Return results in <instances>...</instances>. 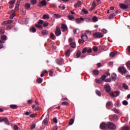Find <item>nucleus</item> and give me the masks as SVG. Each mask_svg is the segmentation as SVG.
Instances as JSON below:
<instances>
[{
	"label": "nucleus",
	"mask_w": 130,
	"mask_h": 130,
	"mask_svg": "<svg viewBox=\"0 0 130 130\" xmlns=\"http://www.w3.org/2000/svg\"><path fill=\"white\" fill-rule=\"evenodd\" d=\"M82 11L83 12H84V13L85 14H88V10H86V9H85V8H83V9H82Z\"/></svg>",
	"instance_id": "38"
},
{
	"label": "nucleus",
	"mask_w": 130,
	"mask_h": 130,
	"mask_svg": "<svg viewBox=\"0 0 130 130\" xmlns=\"http://www.w3.org/2000/svg\"><path fill=\"white\" fill-rule=\"evenodd\" d=\"M112 105V102L111 101H108L106 104L107 107H110Z\"/></svg>",
	"instance_id": "29"
},
{
	"label": "nucleus",
	"mask_w": 130,
	"mask_h": 130,
	"mask_svg": "<svg viewBox=\"0 0 130 130\" xmlns=\"http://www.w3.org/2000/svg\"><path fill=\"white\" fill-rule=\"evenodd\" d=\"M37 82L39 83V84H40L42 82H43V79L41 78H38L37 79Z\"/></svg>",
	"instance_id": "34"
},
{
	"label": "nucleus",
	"mask_w": 130,
	"mask_h": 130,
	"mask_svg": "<svg viewBox=\"0 0 130 130\" xmlns=\"http://www.w3.org/2000/svg\"><path fill=\"white\" fill-rule=\"evenodd\" d=\"M61 105L62 106H68L69 105V103L67 102H62Z\"/></svg>",
	"instance_id": "50"
},
{
	"label": "nucleus",
	"mask_w": 130,
	"mask_h": 130,
	"mask_svg": "<svg viewBox=\"0 0 130 130\" xmlns=\"http://www.w3.org/2000/svg\"><path fill=\"white\" fill-rule=\"evenodd\" d=\"M36 127V124L35 123H32L31 126H30V129L31 130L34 129Z\"/></svg>",
	"instance_id": "54"
},
{
	"label": "nucleus",
	"mask_w": 130,
	"mask_h": 130,
	"mask_svg": "<svg viewBox=\"0 0 130 130\" xmlns=\"http://www.w3.org/2000/svg\"><path fill=\"white\" fill-rule=\"evenodd\" d=\"M116 16V14L115 13L111 14L109 15V19H112L114 18V17Z\"/></svg>",
	"instance_id": "23"
},
{
	"label": "nucleus",
	"mask_w": 130,
	"mask_h": 130,
	"mask_svg": "<svg viewBox=\"0 0 130 130\" xmlns=\"http://www.w3.org/2000/svg\"><path fill=\"white\" fill-rule=\"evenodd\" d=\"M119 6L120 7V8H121L122 9H127V8H128V5H125L124 4H122V3H120L119 4Z\"/></svg>",
	"instance_id": "11"
},
{
	"label": "nucleus",
	"mask_w": 130,
	"mask_h": 130,
	"mask_svg": "<svg viewBox=\"0 0 130 130\" xmlns=\"http://www.w3.org/2000/svg\"><path fill=\"white\" fill-rule=\"evenodd\" d=\"M107 78V76L106 75H102L101 76V79H102L103 81H105V80H106V78Z\"/></svg>",
	"instance_id": "53"
},
{
	"label": "nucleus",
	"mask_w": 130,
	"mask_h": 130,
	"mask_svg": "<svg viewBox=\"0 0 130 130\" xmlns=\"http://www.w3.org/2000/svg\"><path fill=\"white\" fill-rule=\"evenodd\" d=\"M126 65L127 67H128V68L130 69V61H128V62H127L126 63Z\"/></svg>",
	"instance_id": "63"
},
{
	"label": "nucleus",
	"mask_w": 130,
	"mask_h": 130,
	"mask_svg": "<svg viewBox=\"0 0 130 130\" xmlns=\"http://www.w3.org/2000/svg\"><path fill=\"white\" fill-rule=\"evenodd\" d=\"M5 122V124L8 125H10V123L8 117H0V123Z\"/></svg>",
	"instance_id": "2"
},
{
	"label": "nucleus",
	"mask_w": 130,
	"mask_h": 130,
	"mask_svg": "<svg viewBox=\"0 0 130 130\" xmlns=\"http://www.w3.org/2000/svg\"><path fill=\"white\" fill-rule=\"evenodd\" d=\"M107 128L110 130H115L116 126L114 123L109 121L107 122Z\"/></svg>",
	"instance_id": "1"
},
{
	"label": "nucleus",
	"mask_w": 130,
	"mask_h": 130,
	"mask_svg": "<svg viewBox=\"0 0 130 130\" xmlns=\"http://www.w3.org/2000/svg\"><path fill=\"white\" fill-rule=\"evenodd\" d=\"M16 3V0H11L9 2V4L14 5Z\"/></svg>",
	"instance_id": "35"
},
{
	"label": "nucleus",
	"mask_w": 130,
	"mask_h": 130,
	"mask_svg": "<svg viewBox=\"0 0 130 130\" xmlns=\"http://www.w3.org/2000/svg\"><path fill=\"white\" fill-rule=\"evenodd\" d=\"M43 18L44 19H49V17L48 15L45 14L43 16Z\"/></svg>",
	"instance_id": "47"
},
{
	"label": "nucleus",
	"mask_w": 130,
	"mask_h": 130,
	"mask_svg": "<svg viewBox=\"0 0 130 130\" xmlns=\"http://www.w3.org/2000/svg\"><path fill=\"white\" fill-rule=\"evenodd\" d=\"M53 73H54L53 70L52 69V70H50L49 72V75L50 76H53Z\"/></svg>",
	"instance_id": "46"
},
{
	"label": "nucleus",
	"mask_w": 130,
	"mask_h": 130,
	"mask_svg": "<svg viewBox=\"0 0 130 130\" xmlns=\"http://www.w3.org/2000/svg\"><path fill=\"white\" fill-rule=\"evenodd\" d=\"M31 2L32 5H36L37 4V0H31Z\"/></svg>",
	"instance_id": "62"
},
{
	"label": "nucleus",
	"mask_w": 130,
	"mask_h": 130,
	"mask_svg": "<svg viewBox=\"0 0 130 130\" xmlns=\"http://www.w3.org/2000/svg\"><path fill=\"white\" fill-rule=\"evenodd\" d=\"M50 38L52 40H54L55 38V36H54V34H52V32L51 33Z\"/></svg>",
	"instance_id": "56"
},
{
	"label": "nucleus",
	"mask_w": 130,
	"mask_h": 130,
	"mask_svg": "<svg viewBox=\"0 0 130 130\" xmlns=\"http://www.w3.org/2000/svg\"><path fill=\"white\" fill-rule=\"evenodd\" d=\"M59 8L61 9L62 10H65V9H66V7H65L64 5H60L59 6Z\"/></svg>",
	"instance_id": "49"
},
{
	"label": "nucleus",
	"mask_w": 130,
	"mask_h": 130,
	"mask_svg": "<svg viewBox=\"0 0 130 130\" xmlns=\"http://www.w3.org/2000/svg\"><path fill=\"white\" fill-rule=\"evenodd\" d=\"M66 55L67 56H69L70 55V50H68L66 52H65Z\"/></svg>",
	"instance_id": "48"
},
{
	"label": "nucleus",
	"mask_w": 130,
	"mask_h": 130,
	"mask_svg": "<svg viewBox=\"0 0 130 130\" xmlns=\"http://www.w3.org/2000/svg\"><path fill=\"white\" fill-rule=\"evenodd\" d=\"M81 1H78L77 3L74 4V7H75V8H79L81 7Z\"/></svg>",
	"instance_id": "15"
},
{
	"label": "nucleus",
	"mask_w": 130,
	"mask_h": 130,
	"mask_svg": "<svg viewBox=\"0 0 130 130\" xmlns=\"http://www.w3.org/2000/svg\"><path fill=\"white\" fill-rule=\"evenodd\" d=\"M13 128H14V130H18L19 129V126H18L17 125H14Z\"/></svg>",
	"instance_id": "59"
},
{
	"label": "nucleus",
	"mask_w": 130,
	"mask_h": 130,
	"mask_svg": "<svg viewBox=\"0 0 130 130\" xmlns=\"http://www.w3.org/2000/svg\"><path fill=\"white\" fill-rule=\"evenodd\" d=\"M103 36V34H101V32H94L93 34V37L94 38H102Z\"/></svg>",
	"instance_id": "6"
},
{
	"label": "nucleus",
	"mask_w": 130,
	"mask_h": 130,
	"mask_svg": "<svg viewBox=\"0 0 130 130\" xmlns=\"http://www.w3.org/2000/svg\"><path fill=\"white\" fill-rule=\"evenodd\" d=\"M54 16H55V18H56V19H59V18H60V17H61V16H60L59 14H55L54 15Z\"/></svg>",
	"instance_id": "55"
},
{
	"label": "nucleus",
	"mask_w": 130,
	"mask_h": 130,
	"mask_svg": "<svg viewBox=\"0 0 130 130\" xmlns=\"http://www.w3.org/2000/svg\"><path fill=\"white\" fill-rule=\"evenodd\" d=\"M113 111L116 114H119L120 113V110L119 109H116V108H113Z\"/></svg>",
	"instance_id": "32"
},
{
	"label": "nucleus",
	"mask_w": 130,
	"mask_h": 130,
	"mask_svg": "<svg viewBox=\"0 0 130 130\" xmlns=\"http://www.w3.org/2000/svg\"><path fill=\"white\" fill-rule=\"evenodd\" d=\"M81 54V52L80 50H78V51H77V53H76V56L77 58H79L80 57Z\"/></svg>",
	"instance_id": "33"
},
{
	"label": "nucleus",
	"mask_w": 130,
	"mask_h": 130,
	"mask_svg": "<svg viewBox=\"0 0 130 130\" xmlns=\"http://www.w3.org/2000/svg\"><path fill=\"white\" fill-rule=\"evenodd\" d=\"M117 53H118L117 51H114V52H111L110 53V56L111 57H114L117 54Z\"/></svg>",
	"instance_id": "18"
},
{
	"label": "nucleus",
	"mask_w": 130,
	"mask_h": 130,
	"mask_svg": "<svg viewBox=\"0 0 130 130\" xmlns=\"http://www.w3.org/2000/svg\"><path fill=\"white\" fill-rule=\"evenodd\" d=\"M44 23V20H42V19H40L38 22V23L40 24H42Z\"/></svg>",
	"instance_id": "57"
},
{
	"label": "nucleus",
	"mask_w": 130,
	"mask_h": 130,
	"mask_svg": "<svg viewBox=\"0 0 130 130\" xmlns=\"http://www.w3.org/2000/svg\"><path fill=\"white\" fill-rule=\"evenodd\" d=\"M85 42V41L83 39H79V40H78V43H79V44H83Z\"/></svg>",
	"instance_id": "40"
},
{
	"label": "nucleus",
	"mask_w": 130,
	"mask_h": 130,
	"mask_svg": "<svg viewBox=\"0 0 130 130\" xmlns=\"http://www.w3.org/2000/svg\"><path fill=\"white\" fill-rule=\"evenodd\" d=\"M118 72L121 73L122 75L126 73V69L124 67H119L118 69Z\"/></svg>",
	"instance_id": "8"
},
{
	"label": "nucleus",
	"mask_w": 130,
	"mask_h": 130,
	"mask_svg": "<svg viewBox=\"0 0 130 130\" xmlns=\"http://www.w3.org/2000/svg\"><path fill=\"white\" fill-rule=\"evenodd\" d=\"M43 25L44 27H46L49 25V23L48 22H43Z\"/></svg>",
	"instance_id": "42"
},
{
	"label": "nucleus",
	"mask_w": 130,
	"mask_h": 130,
	"mask_svg": "<svg viewBox=\"0 0 130 130\" xmlns=\"http://www.w3.org/2000/svg\"><path fill=\"white\" fill-rule=\"evenodd\" d=\"M122 104L124 106H127V105H128V103L127 102V101L124 100L122 102Z\"/></svg>",
	"instance_id": "51"
},
{
	"label": "nucleus",
	"mask_w": 130,
	"mask_h": 130,
	"mask_svg": "<svg viewBox=\"0 0 130 130\" xmlns=\"http://www.w3.org/2000/svg\"><path fill=\"white\" fill-rule=\"evenodd\" d=\"M109 119L111 121H117L119 119V118L116 114H113L109 116Z\"/></svg>",
	"instance_id": "4"
},
{
	"label": "nucleus",
	"mask_w": 130,
	"mask_h": 130,
	"mask_svg": "<svg viewBox=\"0 0 130 130\" xmlns=\"http://www.w3.org/2000/svg\"><path fill=\"white\" fill-rule=\"evenodd\" d=\"M68 18L70 20H73V19H75V17L73 15H70L68 16Z\"/></svg>",
	"instance_id": "41"
},
{
	"label": "nucleus",
	"mask_w": 130,
	"mask_h": 130,
	"mask_svg": "<svg viewBox=\"0 0 130 130\" xmlns=\"http://www.w3.org/2000/svg\"><path fill=\"white\" fill-rule=\"evenodd\" d=\"M92 50L93 52H97L98 51V47L96 46L93 47Z\"/></svg>",
	"instance_id": "37"
},
{
	"label": "nucleus",
	"mask_w": 130,
	"mask_h": 130,
	"mask_svg": "<svg viewBox=\"0 0 130 130\" xmlns=\"http://www.w3.org/2000/svg\"><path fill=\"white\" fill-rule=\"evenodd\" d=\"M42 34L44 36H47L48 33L49 31H48V30H42V31L41 32Z\"/></svg>",
	"instance_id": "25"
},
{
	"label": "nucleus",
	"mask_w": 130,
	"mask_h": 130,
	"mask_svg": "<svg viewBox=\"0 0 130 130\" xmlns=\"http://www.w3.org/2000/svg\"><path fill=\"white\" fill-rule=\"evenodd\" d=\"M100 128L102 130H107L108 124L104 122H102L100 125Z\"/></svg>",
	"instance_id": "3"
},
{
	"label": "nucleus",
	"mask_w": 130,
	"mask_h": 130,
	"mask_svg": "<svg viewBox=\"0 0 130 130\" xmlns=\"http://www.w3.org/2000/svg\"><path fill=\"white\" fill-rule=\"evenodd\" d=\"M74 122V119L71 118L69 121V125H72Z\"/></svg>",
	"instance_id": "36"
},
{
	"label": "nucleus",
	"mask_w": 130,
	"mask_h": 130,
	"mask_svg": "<svg viewBox=\"0 0 130 130\" xmlns=\"http://www.w3.org/2000/svg\"><path fill=\"white\" fill-rule=\"evenodd\" d=\"M111 81H112L111 78L106 79H105V80H104V82H111Z\"/></svg>",
	"instance_id": "52"
},
{
	"label": "nucleus",
	"mask_w": 130,
	"mask_h": 130,
	"mask_svg": "<svg viewBox=\"0 0 130 130\" xmlns=\"http://www.w3.org/2000/svg\"><path fill=\"white\" fill-rule=\"evenodd\" d=\"M117 75L115 73H113L111 74V78L113 81H115L116 80Z\"/></svg>",
	"instance_id": "17"
},
{
	"label": "nucleus",
	"mask_w": 130,
	"mask_h": 130,
	"mask_svg": "<svg viewBox=\"0 0 130 130\" xmlns=\"http://www.w3.org/2000/svg\"><path fill=\"white\" fill-rule=\"evenodd\" d=\"M95 82L98 83H101L102 82V80L95 79Z\"/></svg>",
	"instance_id": "64"
},
{
	"label": "nucleus",
	"mask_w": 130,
	"mask_h": 130,
	"mask_svg": "<svg viewBox=\"0 0 130 130\" xmlns=\"http://www.w3.org/2000/svg\"><path fill=\"white\" fill-rule=\"evenodd\" d=\"M92 74H94L95 76H98L100 74V71L97 70H94L92 71Z\"/></svg>",
	"instance_id": "19"
},
{
	"label": "nucleus",
	"mask_w": 130,
	"mask_h": 130,
	"mask_svg": "<svg viewBox=\"0 0 130 130\" xmlns=\"http://www.w3.org/2000/svg\"><path fill=\"white\" fill-rule=\"evenodd\" d=\"M11 12H12V13L11 14V15L10 16V19H13L14 17H15V16H16V14H15L16 13V11L15 10H12L11 11Z\"/></svg>",
	"instance_id": "14"
},
{
	"label": "nucleus",
	"mask_w": 130,
	"mask_h": 130,
	"mask_svg": "<svg viewBox=\"0 0 130 130\" xmlns=\"http://www.w3.org/2000/svg\"><path fill=\"white\" fill-rule=\"evenodd\" d=\"M41 4L43 6H44V7L46 6V5H47L46 1V0H43V1H41Z\"/></svg>",
	"instance_id": "31"
},
{
	"label": "nucleus",
	"mask_w": 130,
	"mask_h": 130,
	"mask_svg": "<svg viewBox=\"0 0 130 130\" xmlns=\"http://www.w3.org/2000/svg\"><path fill=\"white\" fill-rule=\"evenodd\" d=\"M61 28L62 32H64L68 30V26L66 24H62Z\"/></svg>",
	"instance_id": "13"
},
{
	"label": "nucleus",
	"mask_w": 130,
	"mask_h": 130,
	"mask_svg": "<svg viewBox=\"0 0 130 130\" xmlns=\"http://www.w3.org/2000/svg\"><path fill=\"white\" fill-rule=\"evenodd\" d=\"M56 62L57 64L59 65V66H61V65H62L63 59H62V58L57 59L56 60Z\"/></svg>",
	"instance_id": "16"
},
{
	"label": "nucleus",
	"mask_w": 130,
	"mask_h": 130,
	"mask_svg": "<svg viewBox=\"0 0 130 130\" xmlns=\"http://www.w3.org/2000/svg\"><path fill=\"white\" fill-rule=\"evenodd\" d=\"M20 4H21V0H17L16 5L20 6Z\"/></svg>",
	"instance_id": "58"
},
{
	"label": "nucleus",
	"mask_w": 130,
	"mask_h": 130,
	"mask_svg": "<svg viewBox=\"0 0 130 130\" xmlns=\"http://www.w3.org/2000/svg\"><path fill=\"white\" fill-rule=\"evenodd\" d=\"M70 46H71V48H75L76 47V45L74 43H70Z\"/></svg>",
	"instance_id": "39"
},
{
	"label": "nucleus",
	"mask_w": 130,
	"mask_h": 130,
	"mask_svg": "<svg viewBox=\"0 0 130 130\" xmlns=\"http://www.w3.org/2000/svg\"><path fill=\"white\" fill-rule=\"evenodd\" d=\"M122 87L125 90H128V86L126 85L125 83H123L122 84Z\"/></svg>",
	"instance_id": "27"
},
{
	"label": "nucleus",
	"mask_w": 130,
	"mask_h": 130,
	"mask_svg": "<svg viewBox=\"0 0 130 130\" xmlns=\"http://www.w3.org/2000/svg\"><path fill=\"white\" fill-rule=\"evenodd\" d=\"M92 20L93 22H96L98 21V18L97 16H93L92 18Z\"/></svg>",
	"instance_id": "22"
},
{
	"label": "nucleus",
	"mask_w": 130,
	"mask_h": 130,
	"mask_svg": "<svg viewBox=\"0 0 130 130\" xmlns=\"http://www.w3.org/2000/svg\"><path fill=\"white\" fill-rule=\"evenodd\" d=\"M104 89L107 93H110L111 91L110 85L109 84L105 85Z\"/></svg>",
	"instance_id": "9"
},
{
	"label": "nucleus",
	"mask_w": 130,
	"mask_h": 130,
	"mask_svg": "<svg viewBox=\"0 0 130 130\" xmlns=\"http://www.w3.org/2000/svg\"><path fill=\"white\" fill-rule=\"evenodd\" d=\"M55 34L57 37L60 36L61 34V31L59 26H57V27L56 28Z\"/></svg>",
	"instance_id": "10"
},
{
	"label": "nucleus",
	"mask_w": 130,
	"mask_h": 130,
	"mask_svg": "<svg viewBox=\"0 0 130 130\" xmlns=\"http://www.w3.org/2000/svg\"><path fill=\"white\" fill-rule=\"evenodd\" d=\"M35 26L37 28H39L40 29H42V26L41 25V24H35Z\"/></svg>",
	"instance_id": "43"
},
{
	"label": "nucleus",
	"mask_w": 130,
	"mask_h": 130,
	"mask_svg": "<svg viewBox=\"0 0 130 130\" xmlns=\"http://www.w3.org/2000/svg\"><path fill=\"white\" fill-rule=\"evenodd\" d=\"M1 39L3 41H6V40H7V36H5V35L4 36H2Z\"/></svg>",
	"instance_id": "45"
},
{
	"label": "nucleus",
	"mask_w": 130,
	"mask_h": 130,
	"mask_svg": "<svg viewBox=\"0 0 130 130\" xmlns=\"http://www.w3.org/2000/svg\"><path fill=\"white\" fill-rule=\"evenodd\" d=\"M25 7L26 10L29 9L30 8V4L29 3H26L25 4Z\"/></svg>",
	"instance_id": "26"
},
{
	"label": "nucleus",
	"mask_w": 130,
	"mask_h": 130,
	"mask_svg": "<svg viewBox=\"0 0 130 130\" xmlns=\"http://www.w3.org/2000/svg\"><path fill=\"white\" fill-rule=\"evenodd\" d=\"M36 115H37V114L32 113V114L30 115V118H34L36 117Z\"/></svg>",
	"instance_id": "60"
},
{
	"label": "nucleus",
	"mask_w": 130,
	"mask_h": 130,
	"mask_svg": "<svg viewBox=\"0 0 130 130\" xmlns=\"http://www.w3.org/2000/svg\"><path fill=\"white\" fill-rule=\"evenodd\" d=\"M43 123L44 124V125H47L48 124V119L47 118H45L44 119V120H43Z\"/></svg>",
	"instance_id": "44"
},
{
	"label": "nucleus",
	"mask_w": 130,
	"mask_h": 130,
	"mask_svg": "<svg viewBox=\"0 0 130 130\" xmlns=\"http://www.w3.org/2000/svg\"><path fill=\"white\" fill-rule=\"evenodd\" d=\"M92 49L91 48H84V49H83L82 51V53L85 54L86 52L87 53H90L92 52Z\"/></svg>",
	"instance_id": "5"
},
{
	"label": "nucleus",
	"mask_w": 130,
	"mask_h": 130,
	"mask_svg": "<svg viewBox=\"0 0 130 130\" xmlns=\"http://www.w3.org/2000/svg\"><path fill=\"white\" fill-rule=\"evenodd\" d=\"M84 21V19L82 17H81L80 18H77L75 19V21L77 24H80L82 21Z\"/></svg>",
	"instance_id": "12"
},
{
	"label": "nucleus",
	"mask_w": 130,
	"mask_h": 130,
	"mask_svg": "<svg viewBox=\"0 0 130 130\" xmlns=\"http://www.w3.org/2000/svg\"><path fill=\"white\" fill-rule=\"evenodd\" d=\"M29 30L30 32H32L33 33L36 32V29L35 28V27H34V26H32V27H30Z\"/></svg>",
	"instance_id": "21"
},
{
	"label": "nucleus",
	"mask_w": 130,
	"mask_h": 130,
	"mask_svg": "<svg viewBox=\"0 0 130 130\" xmlns=\"http://www.w3.org/2000/svg\"><path fill=\"white\" fill-rule=\"evenodd\" d=\"M95 93L96 94V95L100 97L102 96V93L100 91L98 90H95Z\"/></svg>",
	"instance_id": "30"
},
{
	"label": "nucleus",
	"mask_w": 130,
	"mask_h": 130,
	"mask_svg": "<svg viewBox=\"0 0 130 130\" xmlns=\"http://www.w3.org/2000/svg\"><path fill=\"white\" fill-rule=\"evenodd\" d=\"M10 107L11 109L14 110L18 109V106L17 105H11Z\"/></svg>",
	"instance_id": "20"
},
{
	"label": "nucleus",
	"mask_w": 130,
	"mask_h": 130,
	"mask_svg": "<svg viewBox=\"0 0 130 130\" xmlns=\"http://www.w3.org/2000/svg\"><path fill=\"white\" fill-rule=\"evenodd\" d=\"M5 32V30L4 29H0V34L3 35Z\"/></svg>",
	"instance_id": "61"
},
{
	"label": "nucleus",
	"mask_w": 130,
	"mask_h": 130,
	"mask_svg": "<svg viewBox=\"0 0 130 130\" xmlns=\"http://www.w3.org/2000/svg\"><path fill=\"white\" fill-rule=\"evenodd\" d=\"M121 130H130V128L128 126H125L121 127Z\"/></svg>",
	"instance_id": "24"
},
{
	"label": "nucleus",
	"mask_w": 130,
	"mask_h": 130,
	"mask_svg": "<svg viewBox=\"0 0 130 130\" xmlns=\"http://www.w3.org/2000/svg\"><path fill=\"white\" fill-rule=\"evenodd\" d=\"M115 93V94H114ZM114 93L113 92H111L110 93H109V95L112 97V98H115L116 96H118L120 94V92L119 91H115Z\"/></svg>",
	"instance_id": "7"
},
{
	"label": "nucleus",
	"mask_w": 130,
	"mask_h": 130,
	"mask_svg": "<svg viewBox=\"0 0 130 130\" xmlns=\"http://www.w3.org/2000/svg\"><path fill=\"white\" fill-rule=\"evenodd\" d=\"M81 39H83V40H87L88 39V37L86 35H82Z\"/></svg>",
	"instance_id": "28"
}]
</instances>
